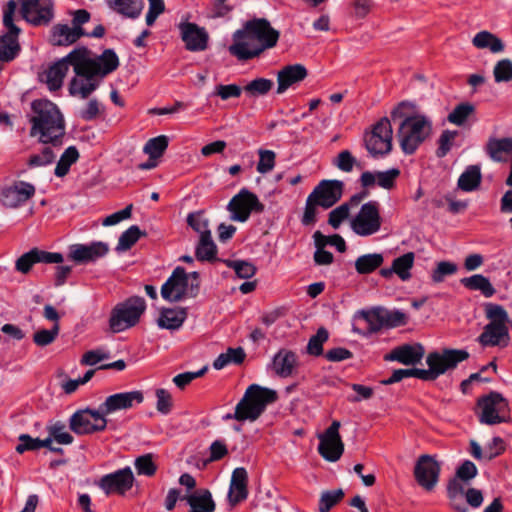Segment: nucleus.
Wrapping results in <instances>:
<instances>
[{"label":"nucleus","mask_w":512,"mask_h":512,"mask_svg":"<svg viewBox=\"0 0 512 512\" xmlns=\"http://www.w3.org/2000/svg\"><path fill=\"white\" fill-rule=\"evenodd\" d=\"M414 108L413 103L403 101L391 111L393 120L401 119L395 137L404 156L414 155L432 131V123L428 117L418 113L409 114L406 111V109L414 110Z\"/></svg>","instance_id":"1"},{"label":"nucleus","mask_w":512,"mask_h":512,"mask_svg":"<svg viewBox=\"0 0 512 512\" xmlns=\"http://www.w3.org/2000/svg\"><path fill=\"white\" fill-rule=\"evenodd\" d=\"M33 115L30 135L39 136L42 143H56L65 135L64 118L58 107L49 100L37 99L31 103Z\"/></svg>","instance_id":"2"},{"label":"nucleus","mask_w":512,"mask_h":512,"mask_svg":"<svg viewBox=\"0 0 512 512\" xmlns=\"http://www.w3.org/2000/svg\"><path fill=\"white\" fill-rule=\"evenodd\" d=\"M91 51L86 47H78L70 52L73 69L77 76L90 81L94 76H106L119 66V58L114 50L106 49L96 59L91 57Z\"/></svg>","instance_id":"3"},{"label":"nucleus","mask_w":512,"mask_h":512,"mask_svg":"<svg viewBox=\"0 0 512 512\" xmlns=\"http://www.w3.org/2000/svg\"><path fill=\"white\" fill-rule=\"evenodd\" d=\"M276 398V391L252 384L246 389L242 399L236 405L234 413L225 414L223 420L234 419L240 422H254L265 411L267 405L273 403Z\"/></svg>","instance_id":"4"},{"label":"nucleus","mask_w":512,"mask_h":512,"mask_svg":"<svg viewBox=\"0 0 512 512\" xmlns=\"http://www.w3.org/2000/svg\"><path fill=\"white\" fill-rule=\"evenodd\" d=\"M485 316L489 320L478 337L483 347L507 346L510 340L509 328L512 324L503 306L487 303L484 306Z\"/></svg>","instance_id":"5"},{"label":"nucleus","mask_w":512,"mask_h":512,"mask_svg":"<svg viewBox=\"0 0 512 512\" xmlns=\"http://www.w3.org/2000/svg\"><path fill=\"white\" fill-rule=\"evenodd\" d=\"M199 287L198 273H187L184 268L176 267L161 287V296L169 302H178L196 295Z\"/></svg>","instance_id":"6"},{"label":"nucleus","mask_w":512,"mask_h":512,"mask_svg":"<svg viewBox=\"0 0 512 512\" xmlns=\"http://www.w3.org/2000/svg\"><path fill=\"white\" fill-rule=\"evenodd\" d=\"M145 310L146 302L139 296L130 297L116 304L109 318L110 329L114 333H119L135 326Z\"/></svg>","instance_id":"7"},{"label":"nucleus","mask_w":512,"mask_h":512,"mask_svg":"<svg viewBox=\"0 0 512 512\" xmlns=\"http://www.w3.org/2000/svg\"><path fill=\"white\" fill-rule=\"evenodd\" d=\"M364 144L371 157H385L393 149V128L388 117L380 118L364 134Z\"/></svg>","instance_id":"8"},{"label":"nucleus","mask_w":512,"mask_h":512,"mask_svg":"<svg viewBox=\"0 0 512 512\" xmlns=\"http://www.w3.org/2000/svg\"><path fill=\"white\" fill-rule=\"evenodd\" d=\"M469 353L465 350L447 349L442 352H432L426 357L427 369L423 372L422 380L433 381L447 371L454 369L460 362L466 360Z\"/></svg>","instance_id":"9"},{"label":"nucleus","mask_w":512,"mask_h":512,"mask_svg":"<svg viewBox=\"0 0 512 512\" xmlns=\"http://www.w3.org/2000/svg\"><path fill=\"white\" fill-rule=\"evenodd\" d=\"M16 8V2L9 0L4 9L3 24L8 29V32L0 38V60L4 62L13 60L20 51L18 43L20 28L14 24Z\"/></svg>","instance_id":"10"},{"label":"nucleus","mask_w":512,"mask_h":512,"mask_svg":"<svg viewBox=\"0 0 512 512\" xmlns=\"http://www.w3.org/2000/svg\"><path fill=\"white\" fill-rule=\"evenodd\" d=\"M479 421L482 424L495 425L506 422L509 414L508 401L498 392L490 394L478 400Z\"/></svg>","instance_id":"11"},{"label":"nucleus","mask_w":512,"mask_h":512,"mask_svg":"<svg viewBox=\"0 0 512 512\" xmlns=\"http://www.w3.org/2000/svg\"><path fill=\"white\" fill-rule=\"evenodd\" d=\"M381 223L379 203L369 201L361 206L358 213L352 218L350 226L355 234L367 237L379 232Z\"/></svg>","instance_id":"12"},{"label":"nucleus","mask_w":512,"mask_h":512,"mask_svg":"<svg viewBox=\"0 0 512 512\" xmlns=\"http://www.w3.org/2000/svg\"><path fill=\"white\" fill-rule=\"evenodd\" d=\"M107 418L98 409H83L76 411L69 419L70 429L77 435H87L105 430Z\"/></svg>","instance_id":"13"},{"label":"nucleus","mask_w":512,"mask_h":512,"mask_svg":"<svg viewBox=\"0 0 512 512\" xmlns=\"http://www.w3.org/2000/svg\"><path fill=\"white\" fill-rule=\"evenodd\" d=\"M230 55L238 61H248L261 55L254 36L248 32L246 22L232 35V44L228 47Z\"/></svg>","instance_id":"14"},{"label":"nucleus","mask_w":512,"mask_h":512,"mask_svg":"<svg viewBox=\"0 0 512 512\" xmlns=\"http://www.w3.org/2000/svg\"><path fill=\"white\" fill-rule=\"evenodd\" d=\"M340 425V422L335 420L323 433L318 435V452L329 462H336L344 452V444L339 434Z\"/></svg>","instance_id":"15"},{"label":"nucleus","mask_w":512,"mask_h":512,"mask_svg":"<svg viewBox=\"0 0 512 512\" xmlns=\"http://www.w3.org/2000/svg\"><path fill=\"white\" fill-rule=\"evenodd\" d=\"M263 209L257 196L246 189H242L228 204L231 219L238 222L247 221L251 212H262Z\"/></svg>","instance_id":"16"},{"label":"nucleus","mask_w":512,"mask_h":512,"mask_svg":"<svg viewBox=\"0 0 512 512\" xmlns=\"http://www.w3.org/2000/svg\"><path fill=\"white\" fill-rule=\"evenodd\" d=\"M108 252L109 245L106 242L76 243L68 247V259L76 264L94 263L105 257Z\"/></svg>","instance_id":"17"},{"label":"nucleus","mask_w":512,"mask_h":512,"mask_svg":"<svg viewBox=\"0 0 512 512\" xmlns=\"http://www.w3.org/2000/svg\"><path fill=\"white\" fill-rule=\"evenodd\" d=\"M247 30L254 36L261 54L276 46L280 33L265 18H254L246 21Z\"/></svg>","instance_id":"18"},{"label":"nucleus","mask_w":512,"mask_h":512,"mask_svg":"<svg viewBox=\"0 0 512 512\" xmlns=\"http://www.w3.org/2000/svg\"><path fill=\"white\" fill-rule=\"evenodd\" d=\"M144 400L142 391L133 390L127 392L115 393L108 396L105 401L100 405L101 411L105 417L115 414L119 411L131 409Z\"/></svg>","instance_id":"19"},{"label":"nucleus","mask_w":512,"mask_h":512,"mask_svg":"<svg viewBox=\"0 0 512 512\" xmlns=\"http://www.w3.org/2000/svg\"><path fill=\"white\" fill-rule=\"evenodd\" d=\"M21 15L33 25L48 24L53 18L52 0H22Z\"/></svg>","instance_id":"20"},{"label":"nucleus","mask_w":512,"mask_h":512,"mask_svg":"<svg viewBox=\"0 0 512 512\" xmlns=\"http://www.w3.org/2000/svg\"><path fill=\"white\" fill-rule=\"evenodd\" d=\"M385 327L383 308L378 307L368 311L361 310L354 315L353 332L367 336Z\"/></svg>","instance_id":"21"},{"label":"nucleus","mask_w":512,"mask_h":512,"mask_svg":"<svg viewBox=\"0 0 512 512\" xmlns=\"http://www.w3.org/2000/svg\"><path fill=\"white\" fill-rule=\"evenodd\" d=\"M134 483V475L130 467L119 469L104 475L99 481V487L106 494H125Z\"/></svg>","instance_id":"22"},{"label":"nucleus","mask_w":512,"mask_h":512,"mask_svg":"<svg viewBox=\"0 0 512 512\" xmlns=\"http://www.w3.org/2000/svg\"><path fill=\"white\" fill-rule=\"evenodd\" d=\"M34 194V185L24 181H15L1 190L0 200L6 207L17 208L24 205Z\"/></svg>","instance_id":"23"},{"label":"nucleus","mask_w":512,"mask_h":512,"mask_svg":"<svg viewBox=\"0 0 512 512\" xmlns=\"http://www.w3.org/2000/svg\"><path fill=\"white\" fill-rule=\"evenodd\" d=\"M181 39L185 48L192 52L204 51L208 47L209 35L205 28L195 23L184 22L179 25Z\"/></svg>","instance_id":"24"},{"label":"nucleus","mask_w":512,"mask_h":512,"mask_svg":"<svg viewBox=\"0 0 512 512\" xmlns=\"http://www.w3.org/2000/svg\"><path fill=\"white\" fill-rule=\"evenodd\" d=\"M440 466L437 461L428 455L421 456L415 466V478L420 486L432 490L439 477Z\"/></svg>","instance_id":"25"},{"label":"nucleus","mask_w":512,"mask_h":512,"mask_svg":"<svg viewBox=\"0 0 512 512\" xmlns=\"http://www.w3.org/2000/svg\"><path fill=\"white\" fill-rule=\"evenodd\" d=\"M69 57L70 53L39 74L40 81L45 83L50 91H57L62 87L63 79L69 70V66L73 67L74 63Z\"/></svg>","instance_id":"26"},{"label":"nucleus","mask_w":512,"mask_h":512,"mask_svg":"<svg viewBox=\"0 0 512 512\" xmlns=\"http://www.w3.org/2000/svg\"><path fill=\"white\" fill-rule=\"evenodd\" d=\"M310 194L321 207L327 209L341 198L342 184L339 181L324 180Z\"/></svg>","instance_id":"27"},{"label":"nucleus","mask_w":512,"mask_h":512,"mask_svg":"<svg viewBox=\"0 0 512 512\" xmlns=\"http://www.w3.org/2000/svg\"><path fill=\"white\" fill-rule=\"evenodd\" d=\"M425 353L421 344H405L394 348L385 355L386 361H397L403 365H415L421 361Z\"/></svg>","instance_id":"28"},{"label":"nucleus","mask_w":512,"mask_h":512,"mask_svg":"<svg viewBox=\"0 0 512 512\" xmlns=\"http://www.w3.org/2000/svg\"><path fill=\"white\" fill-rule=\"evenodd\" d=\"M298 366L297 355L288 349H280L272 358L270 368L281 378L293 375Z\"/></svg>","instance_id":"29"},{"label":"nucleus","mask_w":512,"mask_h":512,"mask_svg":"<svg viewBox=\"0 0 512 512\" xmlns=\"http://www.w3.org/2000/svg\"><path fill=\"white\" fill-rule=\"evenodd\" d=\"M400 175V170L391 168L386 171H365L361 174V185L369 188L377 184L379 187L390 190L394 187L396 179Z\"/></svg>","instance_id":"30"},{"label":"nucleus","mask_w":512,"mask_h":512,"mask_svg":"<svg viewBox=\"0 0 512 512\" xmlns=\"http://www.w3.org/2000/svg\"><path fill=\"white\" fill-rule=\"evenodd\" d=\"M307 75L308 71L302 64H293L283 67L277 74V93H284L292 85L303 81Z\"/></svg>","instance_id":"31"},{"label":"nucleus","mask_w":512,"mask_h":512,"mask_svg":"<svg viewBox=\"0 0 512 512\" xmlns=\"http://www.w3.org/2000/svg\"><path fill=\"white\" fill-rule=\"evenodd\" d=\"M247 471L239 467L232 472L228 499L232 505H235L247 498Z\"/></svg>","instance_id":"32"},{"label":"nucleus","mask_w":512,"mask_h":512,"mask_svg":"<svg viewBox=\"0 0 512 512\" xmlns=\"http://www.w3.org/2000/svg\"><path fill=\"white\" fill-rule=\"evenodd\" d=\"M107 7L128 19H137L143 10V0H106Z\"/></svg>","instance_id":"33"},{"label":"nucleus","mask_w":512,"mask_h":512,"mask_svg":"<svg viewBox=\"0 0 512 512\" xmlns=\"http://www.w3.org/2000/svg\"><path fill=\"white\" fill-rule=\"evenodd\" d=\"M85 32L82 27H69L67 24H58L53 27L52 43L57 46H65L75 43Z\"/></svg>","instance_id":"34"},{"label":"nucleus","mask_w":512,"mask_h":512,"mask_svg":"<svg viewBox=\"0 0 512 512\" xmlns=\"http://www.w3.org/2000/svg\"><path fill=\"white\" fill-rule=\"evenodd\" d=\"M187 318V309L183 307L163 309L158 318V325L168 330L179 329Z\"/></svg>","instance_id":"35"},{"label":"nucleus","mask_w":512,"mask_h":512,"mask_svg":"<svg viewBox=\"0 0 512 512\" xmlns=\"http://www.w3.org/2000/svg\"><path fill=\"white\" fill-rule=\"evenodd\" d=\"M187 503L191 511L197 512H214L216 504L212 494L207 489H199L187 497Z\"/></svg>","instance_id":"36"},{"label":"nucleus","mask_w":512,"mask_h":512,"mask_svg":"<svg viewBox=\"0 0 512 512\" xmlns=\"http://www.w3.org/2000/svg\"><path fill=\"white\" fill-rule=\"evenodd\" d=\"M487 155L492 160H501L502 156L512 155V137L488 139L485 146Z\"/></svg>","instance_id":"37"},{"label":"nucleus","mask_w":512,"mask_h":512,"mask_svg":"<svg viewBox=\"0 0 512 512\" xmlns=\"http://www.w3.org/2000/svg\"><path fill=\"white\" fill-rule=\"evenodd\" d=\"M482 175L479 165H470L458 178V187L462 191L471 192L476 190L481 183Z\"/></svg>","instance_id":"38"},{"label":"nucleus","mask_w":512,"mask_h":512,"mask_svg":"<svg viewBox=\"0 0 512 512\" xmlns=\"http://www.w3.org/2000/svg\"><path fill=\"white\" fill-rule=\"evenodd\" d=\"M473 45L478 49H489L492 53H499L504 50V43L496 35L489 31L477 33L473 40Z\"/></svg>","instance_id":"39"},{"label":"nucleus","mask_w":512,"mask_h":512,"mask_svg":"<svg viewBox=\"0 0 512 512\" xmlns=\"http://www.w3.org/2000/svg\"><path fill=\"white\" fill-rule=\"evenodd\" d=\"M460 282L469 290L480 291L485 297H491L495 294V288L490 280L481 274L462 278Z\"/></svg>","instance_id":"40"},{"label":"nucleus","mask_w":512,"mask_h":512,"mask_svg":"<svg viewBox=\"0 0 512 512\" xmlns=\"http://www.w3.org/2000/svg\"><path fill=\"white\" fill-rule=\"evenodd\" d=\"M414 261L415 254L413 252H407L393 260V270L402 281H408L411 279V270L414 266Z\"/></svg>","instance_id":"41"},{"label":"nucleus","mask_w":512,"mask_h":512,"mask_svg":"<svg viewBox=\"0 0 512 512\" xmlns=\"http://www.w3.org/2000/svg\"><path fill=\"white\" fill-rule=\"evenodd\" d=\"M383 261L381 253L361 255L355 261V269L359 274H368L379 268Z\"/></svg>","instance_id":"42"},{"label":"nucleus","mask_w":512,"mask_h":512,"mask_svg":"<svg viewBox=\"0 0 512 512\" xmlns=\"http://www.w3.org/2000/svg\"><path fill=\"white\" fill-rule=\"evenodd\" d=\"M169 144V139L165 135H160L149 139L143 151L149 156V160H157L161 158L166 151Z\"/></svg>","instance_id":"43"},{"label":"nucleus","mask_w":512,"mask_h":512,"mask_svg":"<svg viewBox=\"0 0 512 512\" xmlns=\"http://www.w3.org/2000/svg\"><path fill=\"white\" fill-rule=\"evenodd\" d=\"M245 358V352L242 348H229L221 353L213 362L216 370H221L229 364H240Z\"/></svg>","instance_id":"44"},{"label":"nucleus","mask_w":512,"mask_h":512,"mask_svg":"<svg viewBox=\"0 0 512 512\" xmlns=\"http://www.w3.org/2000/svg\"><path fill=\"white\" fill-rule=\"evenodd\" d=\"M46 430L54 438V442L60 445H70L74 438L67 430L66 425L61 421H55L47 425Z\"/></svg>","instance_id":"45"},{"label":"nucleus","mask_w":512,"mask_h":512,"mask_svg":"<svg viewBox=\"0 0 512 512\" xmlns=\"http://www.w3.org/2000/svg\"><path fill=\"white\" fill-rule=\"evenodd\" d=\"M217 247L212 239V235H205L199 239L196 247V257L201 261H211L215 259Z\"/></svg>","instance_id":"46"},{"label":"nucleus","mask_w":512,"mask_h":512,"mask_svg":"<svg viewBox=\"0 0 512 512\" xmlns=\"http://www.w3.org/2000/svg\"><path fill=\"white\" fill-rule=\"evenodd\" d=\"M141 231L137 225L130 226L119 237L116 251L123 252L130 249L140 238Z\"/></svg>","instance_id":"47"},{"label":"nucleus","mask_w":512,"mask_h":512,"mask_svg":"<svg viewBox=\"0 0 512 512\" xmlns=\"http://www.w3.org/2000/svg\"><path fill=\"white\" fill-rule=\"evenodd\" d=\"M273 81L266 78H256L250 81L243 90L251 97L266 95L273 87Z\"/></svg>","instance_id":"48"},{"label":"nucleus","mask_w":512,"mask_h":512,"mask_svg":"<svg viewBox=\"0 0 512 512\" xmlns=\"http://www.w3.org/2000/svg\"><path fill=\"white\" fill-rule=\"evenodd\" d=\"M188 225L199 234V238L210 235L209 221L201 211L190 213L187 217Z\"/></svg>","instance_id":"49"},{"label":"nucleus","mask_w":512,"mask_h":512,"mask_svg":"<svg viewBox=\"0 0 512 512\" xmlns=\"http://www.w3.org/2000/svg\"><path fill=\"white\" fill-rule=\"evenodd\" d=\"M474 110L475 107L471 103H461L449 113L448 121L458 126L463 125Z\"/></svg>","instance_id":"50"},{"label":"nucleus","mask_w":512,"mask_h":512,"mask_svg":"<svg viewBox=\"0 0 512 512\" xmlns=\"http://www.w3.org/2000/svg\"><path fill=\"white\" fill-rule=\"evenodd\" d=\"M328 337V331L323 327L319 328L316 334L309 339L307 352L310 355L320 356L323 353V344L328 340Z\"/></svg>","instance_id":"51"},{"label":"nucleus","mask_w":512,"mask_h":512,"mask_svg":"<svg viewBox=\"0 0 512 512\" xmlns=\"http://www.w3.org/2000/svg\"><path fill=\"white\" fill-rule=\"evenodd\" d=\"M344 496L342 489H335L325 491L322 493L319 500V511L328 512L334 505H336Z\"/></svg>","instance_id":"52"},{"label":"nucleus","mask_w":512,"mask_h":512,"mask_svg":"<svg viewBox=\"0 0 512 512\" xmlns=\"http://www.w3.org/2000/svg\"><path fill=\"white\" fill-rule=\"evenodd\" d=\"M110 358V352L105 348H97L85 352L80 360V364L84 366H95L103 360Z\"/></svg>","instance_id":"53"},{"label":"nucleus","mask_w":512,"mask_h":512,"mask_svg":"<svg viewBox=\"0 0 512 512\" xmlns=\"http://www.w3.org/2000/svg\"><path fill=\"white\" fill-rule=\"evenodd\" d=\"M96 87V83H85L83 80H78L74 77L70 82L69 92L73 96L79 95L81 98L85 99L96 89Z\"/></svg>","instance_id":"54"},{"label":"nucleus","mask_w":512,"mask_h":512,"mask_svg":"<svg viewBox=\"0 0 512 512\" xmlns=\"http://www.w3.org/2000/svg\"><path fill=\"white\" fill-rule=\"evenodd\" d=\"M59 334V323L53 325L51 329H42L33 336V341L37 346L44 347L51 344Z\"/></svg>","instance_id":"55"},{"label":"nucleus","mask_w":512,"mask_h":512,"mask_svg":"<svg viewBox=\"0 0 512 512\" xmlns=\"http://www.w3.org/2000/svg\"><path fill=\"white\" fill-rule=\"evenodd\" d=\"M457 135V131L444 130L442 132L438 139V148L436 150L437 157L442 158L446 156V154L451 150Z\"/></svg>","instance_id":"56"},{"label":"nucleus","mask_w":512,"mask_h":512,"mask_svg":"<svg viewBox=\"0 0 512 512\" xmlns=\"http://www.w3.org/2000/svg\"><path fill=\"white\" fill-rule=\"evenodd\" d=\"M493 74L497 83L512 80V61L510 59L498 61L494 67Z\"/></svg>","instance_id":"57"},{"label":"nucleus","mask_w":512,"mask_h":512,"mask_svg":"<svg viewBox=\"0 0 512 512\" xmlns=\"http://www.w3.org/2000/svg\"><path fill=\"white\" fill-rule=\"evenodd\" d=\"M457 272V265L449 261H441L431 274V278L435 283H441L446 276L453 275Z\"/></svg>","instance_id":"58"},{"label":"nucleus","mask_w":512,"mask_h":512,"mask_svg":"<svg viewBox=\"0 0 512 512\" xmlns=\"http://www.w3.org/2000/svg\"><path fill=\"white\" fill-rule=\"evenodd\" d=\"M134 465L139 475L152 476L156 472V465L150 454L136 458Z\"/></svg>","instance_id":"59"},{"label":"nucleus","mask_w":512,"mask_h":512,"mask_svg":"<svg viewBox=\"0 0 512 512\" xmlns=\"http://www.w3.org/2000/svg\"><path fill=\"white\" fill-rule=\"evenodd\" d=\"M349 214L350 204L343 203L329 213L328 222L333 228L337 229L341 223L348 218Z\"/></svg>","instance_id":"60"},{"label":"nucleus","mask_w":512,"mask_h":512,"mask_svg":"<svg viewBox=\"0 0 512 512\" xmlns=\"http://www.w3.org/2000/svg\"><path fill=\"white\" fill-rule=\"evenodd\" d=\"M38 263L36 256V248L31 249L30 251L24 253L21 257H19L15 263V268L17 271L21 273H28L31 267Z\"/></svg>","instance_id":"61"},{"label":"nucleus","mask_w":512,"mask_h":512,"mask_svg":"<svg viewBox=\"0 0 512 512\" xmlns=\"http://www.w3.org/2000/svg\"><path fill=\"white\" fill-rule=\"evenodd\" d=\"M318 206L320 205L315 201V198H313L311 194H309V196L306 199L304 213L301 219L303 225L308 226L316 221Z\"/></svg>","instance_id":"62"},{"label":"nucleus","mask_w":512,"mask_h":512,"mask_svg":"<svg viewBox=\"0 0 512 512\" xmlns=\"http://www.w3.org/2000/svg\"><path fill=\"white\" fill-rule=\"evenodd\" d=\"M239 278L249 279L255 275L256 268L255 266L247 261H233L230 264Z\"/></svg>","instance_id":"63"},{"label":"nucleus","mask_w":512,"mask_h":512,"mask_svg":"<svg viewBox=\"0 0 512 512\" xmlns=\"http://www.w3.org/2000/svg\"><path fill=\"white\" fill-rule=\"evenodd\" d=\"M157 404L156 408L161 414L167 415L170 413L172 408V397L171 394L165 389L156 390Z\"/></svg>","instance_id":"64"}]
</instances>
